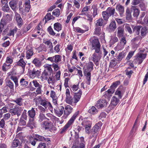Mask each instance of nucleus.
Listing matches in <instances>:
<instances>
[{"instance_id":"1","label":"nucleus","mask_w":148,"mask_h":148,"mask_svg":"<svg viewBox=\"0 0 148 148\" xmlns=\"http://www.w3.org/2000/svg\"><path fill=\"white\" fill-rule=\"evenodd\" d=\"M94 66V64L91 61H90L88 63H86L83 68L84 75L86 76L87 81V84L89 85L90 84L91 80V72L93 70Z\"/></svg>"},{"instance_id":"2","label":"nucleus","mask_w":148,"mask_h":148,"mask_svg":"<svg viewBox=\"0 0 148 148\" xmlns=\"http://www.w3.org/2000/svg\"><path fill=\"white\" fill-rule=\"evenodd\" d=\"M30 142L31 144L33 146H35L36 144V141L40 142H48L51 140L49 138H45L43 136L38 134H35L33 135V136H29Z\"/></svg>"},{"instance_id":"3","label":"nucleus","mask_w":148,"mask_h":148,"mask_svg":"<svg viewBox=\"0 0 148 148\" xmlns=\"http://www.w3.org/2000/svg\"><path fill=\"white\" fill-rule=\"evenodd\" d=\"M79 113V111H77L73 114V116L68 121L66 124L63 128H62V129H61V131L60 132V134H62L67 131V129L73 123Z\"/></svg>"},{"instance_id":"4","label":"nucleus","mask_w":148,"mask_h":148,"mask_svg":"<svg viewBox=\"0 0 148 148\" xmlns=\"http://www.w3.org/2000/svg\"><path fill=\"white\" fill-rule=\"evenodd\" d=\"M23 109L21 107H18L17 106H15L13 108L10 109L9 112L11 113L12 115H17V116H19L21 115Z\"/></svg>"},{"instance_id":"5","label":"nucleus","mask_w":148,"mask_h":148,"mask_svg":"<svg viewBox=\"0 0 148 148\" xmlns=\"http://www.w3.org/2000/svg\"><path fill=\"white\" fill-rule=\"evenodd\" d=\"M14 18L17 25L19 27H20L23 23V21L21 17L20 14L16 11L15 12Z\"/></svg>"},{"instance_id":"6","label":"nucleus","mask_w":148,"mask_h":148,"mask_svg":"<svg viewBox=\"0 0 148 148\" xmlns=\"http://www.w3.org/2000/svg\"><path fill=\"white\" fill-rule=\"evenodd\" d=\"M102 123L101 121L98 122L95 124L91 130V132L92 134H97L99 130L101 129Z\"/></svg>"},{"instance_id":"7","label":"nucleus","mask_w":148,"mask_h":148,"mask_svg":"<svg viewBox=\"0 0 148 148\" xmlns=\"http://www.w3.org/2000/svg\"><path fill=\"white\" fill-rule=\"evenodd\" d=\"M34 100L36 102H37V101H40V104L43 106L46 109L48 107V102L45 100H44L42 99L40 96L34 99Z\"/></svg>"},{"instance_id":"8","label":"nucleus","mask_w":148,"mask_h":148,"mask_svg":"<svg viewBox=\"0 0 148 148\" xmlns=\"http://www.w3.org/2000/svg\"><path fill=\"white\" fill-rule=\"evenodd\" d=\"M26 126L31 130L33 129L34 128H36V124L34 119L29 118Z\"/></svg>"},{"instance_id":"9","label":"nucleus","mask_w":148,"mask_h":148,"mask_svg":"<svg viewBox=\"0 0 148 148\" xmlns=\"http://www.w3.org/2000/svg\"><path fill=\"white\" fill-rule=\"evenodd\" d=\"M108 103L105 99H99L97 101V103L96 105L98 108H102L104 107H106Z\"/></svg>"},{"instance_id":"10","label":"nucleus","mask_w":148,"mask_h":148,"mask_svg":"<svg viewBox=\"0 0 148 148\" xmlns=\"http://www.w3.org/2000/svg\"><path fill=\"white\" fill-rule=\"evenodd\" d=\"M131 27L132 29L133 33H134L135 35H139L142 26L141 25H132Z\"/></svg>"},{"instance_id":"11","label":"nucleus","mask_w":148,"mask_h":148,"mask_svg":"<svg viewBox=\"0 0 148 148\" xmlns=\"http://www.w3.org/2000/svg\"><path fill=\"white\" fill-rule=\"evenodd\" d=\"M82 91L81 90H79L77 93H74L73 97L74 103H76L79 101L82 94Z\"/></svg>"},{"instance_id":"12","label":"nucleus","mask_w":148,"mask_h":148,"mask_svg":"<svg viewBox=\"0 0 148 148\" xmlns=\"http://www.w3.org/2000/svg\"><path fill=\"white\" fill-rule=\"evenodd\" d=\"M90 41L91 43L93 48L101 45L99 40L98 39L95 38L93 37L91 38Z\"/></svg>"},{"instance_id":"13","label":"nucleus","mask_w":148,"mask_h":148,"mask_svg":"<svg viewBox=\"0 0 148 148\" xmlns=\"http://www.w3.org/2000/svg\"><path fill=\"white\" fill-rule=\"evenodd\" d=\"M40 74V71L36 70L34 68L33 70H30L29 72V75L31 77H34L35 76H39Z\"/></svg>"},{"instance_id":"14","label":"nucleus","mask_w":148,"mask_h":148,"mask_svg":"<svg viewBox=\"0 0 148 148\" xmlns=\"http://www.w3.org/2000/svg\"><path fill=\"white\" fill-rule=\"evenodd\" d=\"M64 109V107L63 106H60L58 108L54 109V110L55 113L57 115L60 117L63 114Z\"/></svg>"},{"instance_id":"15","label":"nucleus","mask_w":148,"mask_h":148,"mask_svg":"<svg viewBox=\"0 0 148 148\" xmlns=\"http://www.w3.org/2000/svg\"><path fill=\"white\" fill-rule=\"evenodd\" d=\"M124 29L122 26H120L117 28V36L119 38L124 36Z\"/></svg>"},{"instance_id":"16","label":"nucleus","mask_w":148,"mask_h":148,"mask_svg":"<svg viewBox=\"0 0 148 148\" xmlns=\"http://www.w3.org/2000/svg\"><path fill=\"white\" fill-rule=\"evenodd\" d=\"M35 110H37V108H32L28 111V115L30 118L34 119L36 114Z\"/></svg>"},{"instance_id":"17","label":"nucleus","mask_w":148,"mask_h":148,"mask_svg":"<svg viewBox=\"0 0 148 148\" xmlns=\"http://www.w3.org/2000/svg\"><path fill=\"white\" fill-rule=\"evenodd\" d=\"M26 64L23 58H21L18 62H16L14 67L18 66H21L23 69L24 70L25 69V65Z\"/></svg>"},{"instance_id":"18","label":"nucleus","mask_w":148,"mask_h":148,"mask_svg":"<svg viewBox=\"0 0 148 148\" xmlns=\"http://www.w3.org/2000/svg\"><path fill=\"white\" fill-rule=\"evenodd\" d=\"M123 88V86L121 85L117 89L115 93V94L118 96L119 99H121L123 95V92H122L121 90Z\"/></svg>"},{"instance_id":"19","label":"nucleus","mask_w":148,"mask_h":148,"mask_svg":"<svg viewBox=\"0 0 148 148\" xmlns=\"http://www.w3.org/2000/svg\"><path fill=\"white\" fill-rule=\"evenodd\" d=\"M21 143L20 140L17 139H14L11 143V148H15L19 145H20Z\"/></svg>"},{"instance_id":"20","label":"nucleus","mask_w":148,"mask_h":148,"mask_svg":"<svg viewBox=\"0 0 148 148\" xmlns=\"http://www.w3.org/2000/svg\"><path fill=\"white\" fill-rule=\"evenodd\" d=\"M28 82L24 78H21L20 81V88H24L28 84Z\"/></svg>"},{"instance_id":"21","label":"nucleus","mask_w":148,"mask_h":148,"mask_svg":"<svg viewBox=\"0 0 148 148\" xmlns=\"http://www.w3.org/2000/svg\"><path fill=\"white\" fill-rule=\"evenodd\" d=\"M87 118H88L84 119L81 124L85 127H91L92 123L90 121L87 120Z\"/></svg>"},{"instance_id":"22","label":"nucleus","mask_w":148,"mask_h":148,"mask_svg":"<svg viewBox=\"0 0 148 148\" xmlns=\"http://www.w3.org/2000/svg\"><path fill=\"white\" fill-rule=\"evenodd\" d=\"M30 0H26L23 5V6L25 8V10L27 12H29L31 8Z\"/></svg>"},{"instance_id":"23","label":"nucleus","mask_w":148,"mask_h":148,"mask_svg":"<svg viewBox=\"0 0 148 148\" xmlns=\"http://www.w3.org/2000/svg\"><path fill=\"white\" fill-rule=\"evenodd\" d=\"M65 110L64 111V114L66 115H68L72 111L73 108L70 105H67L65 108Z\"/></svg>"},{"instance_id":"24","label":"nucleus","mask_w":148,"mask_h":148,"mask_svg":"<svg viewBox=\"0 0 148 148\" xmlns=\"http://www.w3.org/2000/svg\"><path fill=\"white\" fill-rule=\"evenodd\" d=\"M36 67H40L42 64V62L41 60L37 58H35L32 62Z\"/></svg>"},{"instance_id":"25","label":"nucleus","mask_w":148,"mask_h":148,"mask_svg":"<svg viewBox=\"0 0 148 148\" xmlns=\"http://www.w3.org/2000/svg\"><path fill=\"white\" fill-rule=\"evenodd\" d=\"M41 126L46 130L49 129L51 127V123L46 121H43L42 123Z\"/></svg>"},{"instance_id":"26","label":"nucleus","mask_w":148,"mask_h":148,"mask_svg":"<svg viewBox=\"0 0 148 148\" xmlns=\"http://www.w3.org/2000/svg\"><path fill=\"white\" fill-rule=\"evenodd\" d=\"M105 11L109 15V16H113L115 12V9L114 8L109 7Z\"/></svg>"},{"instance_id":"27","label":"nucleus","mask_w":148,"mask_h":148,"mask_svg":"<svg viewBox=\"0 0 148 148\" xmlns=\"http://www.w3.org/2000/svg\"><path fill=\"white\" fill-rule=\"evenodd\" d=\"M131 8L133 10V16L135 17H137L140 13V10L134 6L132 5Z\"/></svg>"},{"instance_id":"28","label":"nucleus","mask_w":148,"mask_h":148,"mask_svg":"<svg viewBox=\"0 0 148 148\" xmlns=\"http://www.w3.org/2000/svg\"><path fill=\"white\" fill-rule=\"evenodd\" d=\"M18 8L19 12L23 15H24L25 14V13L27 12L25 10V8L23 9V6L22 5V2H20L18 4Z\"/></svg>"},{"instance_id":"29","label":"nucleus","mask_w":148,"mask_h":148,"mask_svg":"<svg viewBox=\"0 0 148 148\" xmlns=\"http://www.w3.org/2000/svg\"><path fill=\"white\" fill-rule=\"evenodd\" d=\"M65 101L66 103L71 105L73 102V99L70 95H66Z\"/></svg>"},{"instance_id":"30","label":"nucleus","mask_w":148,"mask_h":148,"mask_svg":"<svg viewBox=\"0 0 148 148\" xmlns=\"http://www.w3.org/2000/svg\"><path fill=\"white\" fill-rule=\"evenodd\" d=\"M116 9L119 12L121 16L123 14L124 12V8L123 6L120 4H118L116 6Z\"/></svg>"},{"instance_id":"31","label":"nucleus","mask_w":148,"mask_h":148,"mask_svg":"<svg viewBox=\"0 0 148 148\" xmlns=\"http://www.w3.org/2000/svg\"><path fill=\"white\" fill-rule=\"evenodd\" d=\"M120 100L119 99L113 96L111 101V104L114 106H116L119 102Z\"/></svg>"},{"instance_id":"32","label":"nucleus","mask_w":148,"mask_h":148,"mask_svg":"<svg viewBox=\"0 0 148 148\" xmlns=\"http://www.w3.org/2000/svg\"><path fill=\"white\" fill-rule=\"evenodd\" d=\"M98 112V110L94 106H92L88 111V112L89 113L92 114H96Z\"/></svg>"},{"instance_id":"33","label":"nucleus","mask_w":148,"mask_h":148,"mask_svg":"<svg viewBox=\"0 0 148 148\" xmlns=\"http://www.w3.org/2000/svg\"><path fill=\"white\" fill-rule=\"evenodd\" d=\"M51 14L50 13H48L46 14L42 21V22H44L45 20L44 24L45 25L48 21L51 20Z\"/></svg>"},{"instance_id":"34","label":"nucleus","mask_w":148,"mask_h":148,"mask_svg":"<svg viewBox=\"0 0 148 148\" xmlns=\"http://www.w3.org/2000/svg\"><path fill=\"white\" fill-rule=\"evenodd\" d=\"M83 26L86 27V30H83L79 27H76L75 28L76 31L78 33H84L88 30V27L86 25H83Z\"/></svg>"},{"instance_id":"35","label":"nucleus","mask_w":148,"mask_h":148,"mask_svg":"<svg viewBox=\"0 0 148 148\" xmlns=\"http://www.w3.org/2000/svg\"><path fill=\"white\" fill-rule=\"evenodd\" d=\"M54 29L55 30L59 32L62 30V25L59 23H56L54 24Z\"/></svg>"},{"instance_id":"36","label":"nucleus","mask_w":148,"mask_h":148,"mask_svg":"<svg viewBox=\"0 0 148 148\" xmlns=\"http://www.w3.org/2000/svg\"><path fill=\"white\" fill-rule=\"evenodd\" d=\"M6 85L10 88L12 90H14V84L10 80H8L6 82Z\"/></svg>"},{"instance_id":"37","label":"nucleus","mask_w":148,"mask_h":148,"mask_svg":"<svg viewBox=\"0 0 148 148\" xmlns=\"http://www.w3.org/2000/svg\"><path fill=\"white\" fill-rule=\"evenodd\" d=\"M103 20L102 18H99L96 22L95 25L96 27L104 26L106 23L103 24Z\"/></svg>"},{"instance_id":"38","label":"nucleus","mask_w":148,"mask_h":148,"mask_svg":"<svg viewBox=\"0 0 148 148\" xmlns=\"http://www.w3.org/2000/svg\"><path fill=\"white\" fill-rule=\"evenodd\" d=\"M10 63H4L2 66V70L4 71H6L10 68Z\"/></svg>"},{"instance_id":"39","label":"nucleus","mask_w":148,"mask_h":148,"mask_svg":"<svg viewBox=\"0 0 148 148\" xmlns=\"http://www.w3.org/2000/svg\"><path fill=\"white\" fill-rule=\"evenodd\" d=\"M39 122H41L44 120L47 119L48 120L49 119L47 118L45 116L44 114L42 113H40L38 117Z\"/></svg>"},{"instance_id":"40","label":"nucleus","mask_w":148,"mask_h":148,"mask_svg":"<svg viewBox=\"0 0 148 148\" xmlns=\"http://www.w3.org/2000/svg\"><path fill=\"white\" fill-rule=\"evenodd\" d=\"M48 75V73L47 72L46 70H45L42 73V75L40 77V78L42 80L44 79L47 80L48 79L47 76Z\"/></svg>"},{"instance_id":"41","label":"nucleus","mask_w":148,"mask_h":148,"mask_svg":"<svg viewBox=\"0 0 148 148\" xmlns=\"http://www.w3.org/2000/svg\"><path fill=\"white\" fill-rule=\"evenodd\" d=\"M126 19L127 20L132 19V16L131 14V12L129 8H128L126 9Z\"/></svg>"},{"instance_id":"42","label":"nucleus","mask_w":148,"mask_h":148,"mask_svg":"<svg viewBox=\"0 0 148 148\" xmlns=\"http://www.w3.org/2000/svg\"><path fill=\"white\" fill-rule=\"evenodd\" d=\"M23 99L20 97L16 98L15 100H14L13 101L18 105L21 106L23 105Z\"/></svg>"},{"instance_id":"43","label":"nucleus","mask_w":148,"mask_h":148,"mask_svg":"<svg viewBox=\"0 0 148 148\" xmlns=\"http://www.w3.org/2000/svg\"><path fill=\"white\" fill-rule=\"evenodd\" d=\"M26 58L27 59H30L33 54V49H31L28 50L26 52Z\"/></svg>"},{"instance_id":"44","label":"nucleus","mask_w":148,"mask_h":148,"mask_svg":"<svg viewBox=\"0 0 148 148\" xmlns=\"http://www.w3.org/2000/svg\"><path fill=\"white\" fill-rule=\"evenodd\" d=\"M109 29L111 30H114L116 28V22L114 21L110 23L109 26Z\"/></svg>"},{"instance_id":"45","label":"nucleus","mask_w":148,"mask_h":148,"mask_svg":"<svg viewBox=\"0 0 148 148\" xmlns=\"http://www.w3.org/2000/svg\"><path fill=\"white\" fill-rule=\"evenodd\" d=\"M92 8L93 9L92 16L94 18L97 14L98 8L97 6L95 5H93L92 6Z\"/></svg>"},{"instance_id":"46","label":"nucleus","mask_w":148,"mask_h":148,"mask_svg":"<svg viewBox=\"0 0 148 148\" xmlns=\"http://www.w3.org/2000/svg\"><path fill=\"white\" fill-rule=\"evenodd\" d=\"M120 84L121 82L120 81H116L113 82L110 87L111 88L115 90V89L116 88L117 86Z\"/></svg>"},{"instance_id":"47","label":"nucleus","mask_w":148,"mask_h":148,"mask_svg":"<svg viewBox=\"0 0 148 148\" xmlns=\"http://www.w3.org/2000/svg\"><path fill=\"white\" fill-rule=\"evenodd\" d=\"M10 6L14 12L16 11V3L13 1H10L9 3Z\"/></svg>"},{"instance_id":"48","label":"nucleus","mask_w":148,"mask_h":148,"mask_svg":"<svg viewBox=\"0 0 148 148\" xmlns=\"http://www.w3.org/2000/svg\"><path fill=\"white\" fill-rule=\"evenodd\" d=\"M60 10L58 8L54 10L52 12V14L56 17H58L60 14Z\"/></svg>"},{"instance_id":"49","label":"nucleus","mask_w":148,"mask_h":148,"mask_svg":"<svg viewBox=\"0 0 148 148\" xmlns=\"http://www.w3.org/2000/svg\"><path fill=\"white\" fill-rule=\"evenodd\" d=\"M2 10L4 12H10V10L8 4H6L2 8Z\"/></svg>"},{"instance_id":"50","label":"nucleus","mask_w":148,"mask_h":148,"mask_svg":"<svg viewBox=\"0 0 148 148\" xmlns=\"http://www.w3.org/2000/svg\"><path fill=\"white\" fill-rule=\"evenodd\" d=\"M54 56V62L56 63H58L61 61L62 56L60 55H56Z\"/></svg>"},{"instance_id":"51","label":"nucleus","mask_w":148,"mask_h":148,"mask_svg":"<svg viewBox=\"0 0 148 148\" xmlns=\"http://www.w3.org/2000/svg\"><path fill=\"white\" fill-rule=\"evenodd\" d=\"M17 30L18 29L16 27L10 30L9 33L8 34V36H14V33H16L17 32Z\"/></svg>"},{"instance_id":"52","label":"nucleus","mask_w":148,"mask_h":148,"mask_svg":"<svg viewBox=\"0 0 148 148\" xmlns=\"http://www.w3.org/2000/svg\"><path fill=\"white\" fill-rule=\"evenodd\" d=\"M147 29L146 27H142L140 29V34L141 36H145L146 34V31Z\"/></svg>"},{"instance_id":"53","label":"nucleus","mask_w":148,"mask_h":148,"mask_svg":"<svg viewBox=\"0 0 148 148\" xmlns=\"http://www.w3.org/2000/svg\"><path fill=\"white\" fill-rule=\"evenodd\" d=\"M30 29V28L29 27H24L22 29V33H21V32H20V33L19 35L20 36H21L23 35V34H24L25 33H26Z\"/></svg>"},{"instance_id":"54","label":"nucleus","mask_w":148,"mask_h":148,"mask_svg":"<svg viewBox=\"0 0 148 148\" xmlns=\"http://www.w3.org/2000/svg\"><path fill=\"white\" fill-rule=\"evenodd\" d=\"M47 31L49 34L52 36H54L56 35V33L54 32L51 26H49L47 29Z\"/></svg>"},{"instance_id":"55","label":"nucleus","mask_w":148,"mask_h":148,"mask_svg":"<svg viewBox=\"0 0 148 148\" xmlns=\"http://www.w3.org/2000/svg\"><path fill=\"white\" fill-rule=\"evenodd\" d=\"M102 14L103 19L105 21H108L109 17H110V16H109V15L105 11L102 12Z\"/></svg>"},{"instance_id":"56","label":"nucleus","mask_w":148,"mask_h":148,"mask_svg":"<svg viewBox=\"0 0 148 148\" xmlns=\"http://www.w3.org/2000/svg\"><path fill=\"white\" fill-rule=\"evenodd\" d=\"M97 27L95 28V30L94 32V34L97 36H99L101 34V27Z\"/></svg>"},{"instance_id":"57","label":"nucleus","mask_w":148,"mask_h":148,"mask_svg":"<svg viewBox=\"0 0 148 148\" xmlns=\"http://www.w3.org/2000/svg\"><path fill=\"white\" fill-rule=\"evenodd\" d=\"M92 56L93 61H99L101 58L99 57V56L98 57V56L95 53H94L92 55Z\"/></svg>"},{"instance_id":"58","label":"nucleus","mask_w":148,"mask_h":148,"mask_svg":"<svg viewBox=\"0 0 148 148\" xmlns=\"http://www.w3.org/2000/svg\"><path fill=\"white\" fill-rule=\"evenodd\" d=\"M126 30L127 32L130 34H132L133 33V31L131 27L128 25H126L125 27Z\"/></svg>"},{"instance_id":"59","label":"nucleus","mask_w":148,"mask_h":148,"mask_svg":"<svg viewBox=\"0 0 148 148\" xmlns=\"http://www.w3.org/2000/svg\"><path fill=\"white\" fill-rule=\"evenodd\" d=\"M38 49H40V51L43 50L45 52H46L47 51L45 45L43 44H41L38 47Z\"/></svg>"},{"instance_id":"60","label":"nucleus","mask_w":148,"mask_h":148,"mask_svg":"<svg viewBox=\"0 0 148 148\" xmlns=\"http://www.w3.org/2000/svg\"><path fill=\"white\" fill-rule=\"evenodd\" d=\"M79 143V140H75L73 143V146L72 147V148H73V147L78 148Z\"/></svg>"},{"instance_id":"61","label":"nucleus","mask_w":148,"mask_h":148,"mask_svg":"<svg viewBox=\"0 0 148 148\" xmlns=\"http://www.w3.org/2000/svg\"><path fill=\"white\" fill-rule=\"evenodd\" d=\"M37 148H47L46 144L44 143H40L37 147Z\"/></svg>"},{"instance_id":"62","label":"nucleus","mask_w":148,"mask_h":148,"mask_svg":"<svg viewBox=\"0 0 148 148\" xmlns=\"http://www.w3.org/2000/svg\"><path fill=\"white\" fill-rule=\"evenodd\" d=\"M2 22H5L4 21L1 19L0 24V34H1L3 29L4 25H5V23H2Z\"/></svg>"},{"instance_id":"63","label":"nucleus","mask_w":148,"mask_h":148,"mask_svg":"<svg viewBox=\"0 0 148 148\" xmlns=\"http://www.w3.org/2000/svg\"><path fill=\"white\" fill-rule=\"evenodd\" d=\"M79 84H78L77 85H71V87L72 88L73 90L74 91H76L79 88Z\"/></svg>"},{"instance_id":"64","label":"nucleus","mask_w":148,"mask_h":148,"mask_svg":"<svg viewBox=\"0 0 148 148\" xmlns=\"http://www.w3.org/2000/svg\"><path fill=\"white\" fill-rule=\"evenodd\" d=\"M118 41V38L116 36H114L110 40L112 44H114L115 43L117 42Z\"/></svg>"}]
</instances>
